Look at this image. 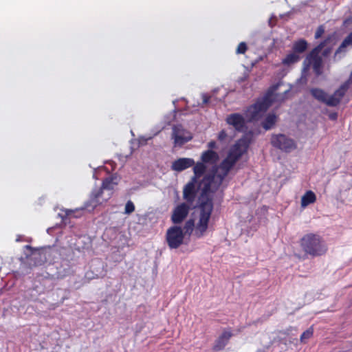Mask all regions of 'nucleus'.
Returning a JSON list of instances; mask_svg holds the SVG:
<instances>
[{
    "instance_id": "nucleus-1",
    "label": "nucleus",
    "mask_w": 352,
    "mask_h": 352,
    "mask_svg": "<svg viewBox=\"0 0 352 352\" xmlns=\"http://www.w3.org/2000/svg\"><path fill=\"white\" fill-rule=\"evenodd\" d=\"M250 144V139L247 135L238 140L230 148L227 157L220 164L218 170L206 175L199 183L198 187L201 190L202 200L199 206V219L195 230L197 237H202L207 231L213 210L212 199L209 197L208 194L214 193L219 188L230 170L247 151Z\"/></svg>"
},
{
    "instance_id": "nucleus-2",
    "label": "nucleus",
    "mask_w": 352,
    "mask_h": 352,
    "mask_svg": "<svg viewBox=\"0 0 352 352\" xmlns=\"http://www.w3.org/2000/svg\"><path fill=\"white\" fill-rule=\"evenodd\" d=\"M118 184V178L117 176H111L104 179L100 188H94L92 190L89 200L85 204V209L89 212H92L98 206L107 201L111 192L109 193L108 197L104 198L102 197L104 190L111 191Z\"/></svg>"
},
{
    "instance_id": "nucleus-3",
    "label": "nucleus",
    "mask_w": 352,
    "mask_h": 352,
    "mask_svg": "<svg viewBox=\"0 0 352 352\" xmlns=\"http://www.w3.org/2000/svg\"><path fill=\"white\" fill-rule=\"evenodd\" d=\"M278 86V85H274L262 98L258 99L246 109L245 114L248 121L258 120L268 109L274 100L273 92L277 89Z\"/></svg>"
},
{
    "instance_id": "nucleus-4",
    "label": "nucleus",
    "mask_w": 352,
    "mask_h": 352,
    "mask_svg": "<svg viewBox=\"0 0 352 352\" xmlns=\"http://www.w3.org/2000/svg\"><path fill=\"white\" fill-rule=\"evenodd\" d=\"M300 245L303 251L312 257L322 256L327 250L325 242L320 236L314 234L305 235L301 239Z\"/></svg>"
},
{
    "instance_id": "nucleus-5",
    "label": "nucleus",
    "mask_w": 352,
    "mask_h": 352,
    "mask_svg": "<svg viewBox=\"0 0 352 352\" xmlns=\"http://www.w3.org/2000/svg\"><path fill=\"white\" fill-rule=\"evenodd\" d=\"M333 38V36H330L329 38H326L324 41L320 42L316 47H314L309 52V54L307 56V58L305 60V63L307 61H308V65L311 64L313 70L317 76H319L322 74L323 61L322 57L319 55V54L322 51V50L324 48V46L327 44V43L332 41Z\"/></svg>"
},
{
    "instance_id": "nucleus-6",
    "label": "nucleus",
    "mask_w": 352,
    "mask_h": 352,
    "mask_svg": "<svg viewBox=\"0 0 352 352\" xmlns=\"http://www.w3.org/2000/svg\"><path fill=\"white\" fill-rule=\"evenodd\" d=\"M184 233L180 226H171L166 231V241L171 250L180 247L184 243Z\"/></svg>"
},
{
    "instance_id": "nucleus-7",
    "label": "nucleus",
    "mask_w": 352,
    "mask_h": 352,
    "mask_svg": "<svg viewBox=\"0 0 352 352\" xmlns=\"http://www.w3.org/2000/svg\"><path fill=\"white\" fill-rule=\"evenodd\" d=\"M271 144L274 147L285 153H290L296 148L295 141L284 134L273 135Z\"/></svg>"
},
{
    "instance_id": "nucleus-8",
    "label": "nucleus",
    "mask_w": 352,
    "mask_h": 352,
    "mask_svg": "<svg viewBox=\"0 0 352 352\" xmlns=\"http://www.w3.org/2000/svg\"><path fill=\"white\" fill-rule=\"evenodd\" d=\"M172 138L174 140L175 146H182L185 143L192 140L191 133L181 124L174 125L173 127Z\"/></svg>"
},
{
    "instance_id": "nucleus-9",
    "label": "nucleus",
    "mask_w": 352,
    "mask_h": 352,
    "mask_svg": "<svg viewBox=\"0 0 352 352\" xmlns=\"http://www.w3.org/2000/svg\"><path fill=\"white\" fill-rule=\"evenodd\" d=\"M226 121L228 125L232 126L238 132H244L247 129L245 119L240 113H234L228 115Z\"/></svg>"
},
{
    "instance_id": "nucleus-10",
    "label": "nucleus",
    "mask_w": 352,
    "mask_h": 352,
    "mask_svg": "<svg viewBox=\"0 0 352 352\" xmlns=\"http://www.w3.org/2000/svg\"><path fill=\"white\" fill-rule=\"evenodd\" d=\"M190 206L188 204L182 203L175 208L172 216L171 221L175 224L182 223L188 216Z\"/></svg>"
},
{
    "instance_id": "nucleus-11",
    "label": "nucleus",
    "mask_w": 352,
    "mask_h": 352,
    "mask_svg": "<svg viewBox=\"0 0 352 352\" xmlns=\"http://www.w3.org/2000/svg\"><path fill=\"white\" fill-rule=\"evenodd\" d=\"M197 182L195 181V178H191V180L184 187L183 198L189 205H192L195 200L197 195Z\"/></svg>"
},
{
    "instance_id": "nucleus-12",
    "label": "nucleus",
    "mask_w": 352,
    "mask_h": 352,
    "mask_svg": "<svg viewBox=\"0 0 352 352\" xmlns=\"http://www.w3.org/2000/svg\"><path fill=\"white\" fill-rule=\"evenodd\" d=\"M346 91V85H340L332 95H328L327 105L328 107H337L339 105Z\"/></svg>"
},
{
    "instance_id": "nucleus-13",
    "label": "nucleus",
    "mask_w": 352,
    "mask_h": 352,
    "mask_svg": "<svg viewBox=\"0 0 352 352\" xmlns=\"http://www.w3.org/2000/svg\"><path fill=\"white\" fill-rule=\"evenodd\" d=\"M233 334L230 329H224L221 334L215 340L212 349L216 351L223 350L228 344Z\"/></svg>"
},
{
    "instance_id": "nucleus-14",
    "label": "nucleus",
    "mask_w": 352,
    "mask_h": 352,
    "mask_svg": "<svg viewBox=\"0 0 352 352\" xmlns=\"http://www.w3.org/2000/svg\"><path fill=\"white\" fill-rule=\"evenodd\" d=\"M195 164V161L192 158H179L175 160L171 165V169L177 172H182Z\"/></svg>"
},
{
    "instance_id": "nucleus-15",
    "label": "nucleus",
    "mask_w": 352,
    "mask_h": 352,
    "mask_svg": "<svg viewBox=\"0 0 352 352\" xmlns=\"http://www.w3.org/2000/svg\"><path fill=\"white\" fill-rule=\"evenodd\" d=\"M352 45V32L343 40L339 47L335 52L333 61L340 60L346 53L347 46Z\"/></svg>"
},
{
    "instance_id": "nucleus-16",
    "label": "nucleus",
    "mask_w": 352,
    "mask_h": 352,
    "mask_svg": "<svg viewBox=\"0 0 352 352\" xmlns=\"http://www.w3.org/2000/svg\"><path fill=\"white\" fill-rule=\"evenodd\" d=\"M275 342L276 337L274 334H263L261 337V344L262 347L258 349L256 352H266Z\"/></svg>"
},
{
    "instance_id": "nucleus-17",
    "label": "nucleus",
    "mask_w": 352,
    "mask_h": 352,
    "mask_svg": "<svg viewBox=\"0 0 352 352\" xmlns=\"http://www.w3.org/2000/svg\"><path fill=\"white\" fill-rule=\"evenodd\" d=\"M218 158V154L212 150L204 151L201 156V162L209 164H215Z\"/></svg>"
},
{
    "instance_id": "nucleus-18",
    "label": "nucleus",
    "mask_w": 352,
    "mask_h": 352,
    "mask_svg": "<svg viewBox=\"0 0 352 352\" xmlns=\"http://www.w3.org/2000/svg\"><path fill=\"white\" fill-rule=\"evenodd\" d=\"M310 94L316 100L327 105L328 94L323 89L320 88H311L310 89Z\"/></svg>"
},
{
    "instance_id": "nucleus-19",
    "label": "nucleus",
    "mask_w": 352,
    "mask_h": 352,
    "mask_svg": "<svg viewBox=\"0 0 352 352\" xmlns=\"http://www.w3.org/2000/svg\"><path fill=\"white\" fill-rule=\"evenodd\" d=\"M316 201V196L311 190H307L301 198V207L305 208Z\"/></svg>"
},
{
    "instance_id": "nucleus-20",
    "label": "nucleus",
    "mask_w": 352,
    "mask_h": 352,
    "mask_svg": "<svg viewBox=\"0 0 352 352\" xmlns=\"http://www.w3.org/2000/svg\"><path fill=\"white\" fill-rule=\"evenodd\" d=\"M307 49V42L305 39H300L294 43L292 50L298 54L303 53Z\"/></svg>"
},
{
    "instance_id": "nucleus-21",
    "label": "nucleus",
    "mask_w": 352,
    "mask_h": 352,
    "mask_svg": "<svg viewBox=\"0 0 352 352\" xmlns=\"http://www.w3.org/2000/svg\"><path fill=\"white\" fill-rule=\"evenodd\" d=\"M206 170V166L203 162H197L196 164H194V176L192 178H195V181L197 182V179L204 175Z\"/></svg>"
},
{
    "instance_id": "nucleus-22",
    "label": "nucleus",
    "mask_w": 352,
    "mask_h": 352,
    "mask_svg": "<svg viewBox=\"0 0 352 352\" xmlns=\"http://www.w3.org/2000/svg\"><path fill=\"white\" fill-rule=\"evenodd\" d=\"M330 36H333V38L332 39V41H329L325 45V46H324L325 48L324 49V50L322 52V55L323 57L329 56L330 55V54L331 53L333 46L336 44V37L335 34H329L326 38H329Z\"/></svg>"
},
{
    "instance_id": "nucleus-23",
    "label": "nucleus",
    "mask_w": 352,
    "mask_h": 352,
    "mask_svg": "<svg viewBox=\"0 0 352 352\" xmlns=\"http://www.w3.org/2000/svg\"><path fill=\"white\" fill-rule=\"evenodd\" d=\"M276 122V116L274 113H270L267 116L262 122V126L265 130L271 129Z\"/></svg>"
},
{
    "instance_id": "nucleus-24",
    "label": "nucleus",
    "mask_w": 352,
    "mask_h": 352,
    "mask_svg": "<svg viewBox=\"0 0 352 352\" xmlns=\"http://www.w3.org/2000/svg\"><path fill=\"white\" fill-rule=\"evenodd\" d=\"M300 59V56L293 51V52L288 54L285 58L283 59L282 63L285 65H290L298 62Z\"/></svg>"
},
{
    "instance_id": "nucleus-25",
    "label": "nucleus",
    "mask_w": 352,
    "mask_h": 352,
    "mask_svg": "<svg viewBox=\"0 0 352 352\" xmlns=\"http://www.w3.org/2000/svg\"><path fill=\"white\" fill-rule=\"evenodd\" d=\"M196 226L195 225V221L192 219H188L184 224V228H182L183 232L184 233V236L186 234L190 235L192 232H193V230L195 229V231L196 230ZM195 236L197 238V236L195 234V232L194 233ZM198 239H199L198 237Z\"/></svg>"
},
{
    "instance_id": "nucleus-26",
    "label": "nucleus",
    "mask_w": 352,
    "mask_h": 352,
    "mask_svg": "<svg viewBox=\"0 0 352 352\" xmlns=\"http://www.w3.org/2000/svg\"><path fill=\"white\" fill-rule=\"evenodd\" d=\"M313 335V329L312 328H309L306 331H305L300 336V341L301 342H306L308 339H309Z\"/></svg>"
},
{
    "instance_id": "nucleus-27",
    "label": "nucleus",
    "mask_w": 352,
    "mask_h": 352,
    "mask_svg": "<svg viewBox=\"0 0 352 352\" xmlns=\"http://www.w3.org/2000/svg\"><path fill=\"white\" fill-rule=\"evenodd\" d=\"M135 210V206L131 201H128L125 205V214H129Z\"/></svg>"
},
{
    "instance_id": "nucleus-28",
    "label": "nucleus",
    "mask_w": 352,
    "mask_h": 352,
    "mask_svg": "<svg viewBox=\"0 0 352 352\" xmlns=\"http://www.w3.org/2000/svg\"><path fill=\"white\" fill-rule=\"evenodd\" d=\"M247 45L244 42H241L239 44L237 48H236V54H244L247 50Z\"/></svg>"
},
{
    "instance_id": "nucleus-29",
    "label": "nucleus",
    "mask_w": 352,
    "mask_h": 352,
    "mask_svg": "<svg viewBox=\"0 0 352 352\" xmlns=\"http://www.w3.org/2000/svg\"><path fill=\"white\" fill-rule=\"evenodd\" d=\"M324 28L323 25H320L316 31L315 38L318 39V38H320L322 36V35L324 34Z\"/></svg>"
},
{
    "instance_id": "nucleus-30",
    "label": "nucleus",
    "mask_w": 352,
    "mask_h": 352,
    "mask_svg": "<svg viewBox=\"0 0 352 352\" xmlns=\"http://www.w3.org/2000/svg\"><path fill=\"white\" fill-rule=\"evenodd\" d=\"M227 137V133L226 132L224 131V130H222L219 132V135H218V139L220 140V141H223Z\"/></svg>"
},
{
    "instance_id": "nucleus-31",
    "label": "nucleus",
    "mask_w": 352,
    "mask_h": 352,
    "mask_svg": "<svg viewBox=\"0 0 352 352\" xmlns=\"http://www.w3.org/2000/svg\"><path fill=\"white\" fill-rule=\"evenodd\" d=\"M201 98H202V100H203V104H208L209 102L210 97L208 94H202Z\"/></svg>"
},
{
    "instance_id": "nucleus-32",
    "label": "nucleus",
    "mask_w": 352,
    "mask_h": 352,
    "mask_svg": "<svg viewBox=\"0 0 352 352\" xmlns=\"http://www.w3.org/2000/svg\"><path fill=\"white\" fill-rule=\"evenodd\" d=\"M351 85H352V76H350L349 79L341 85H346V91H348Z\"/></svg>"
},
{
    "instance_id": "nucleus-33",
    "label": "nucleus",
    "mask_w": 352,
    "mask_h": 352,
    "mask_svg": "<svg viewBox=\"0 0 352 352\" xmlns=\"http://www.w3.org/2000/svg\"><path fill=\"white\" fill-rule=\"evenodd\" d=\"M329 118L331 120H337V118H338V113L336 112L331 113L329 115Z\"/></svg>"
},
{
    "instance_id": "nucleus-34",
    "label": "nucleus",
    "mask_w": 352,
    "mask_h": 352,
    "mask_svg": "<svg viewBox=\"0 0 352 352\" xmlns=\"http://www.w3.org/2000/svg\"><path fill=\"white\" fill-rule=\"evenodd\" d=\"M208 146L210 148L209 150H211L216 146V142L214 141H211L208 143Z\"/></svg>"
},
{
    "instance_id": "nucleus-35",
    "label": "nucleus",
    "mask_w": 352,
    "mask_h": 352,
    "mask_svg": "<svg viewBox=\"0 0 352 352\" xmlns=\"http://www.w3.org/2000/svg\"><path fill=\"white\" fill-rule=\"evenodd\" d=\"M289 92V89H287L286 91H284L283 93V95L284 96L283 97V99H285L286 98V95Z\"/></svg>"
},
{
    "instance_id": "nucleus-36",
    "label": "nucleus",
    "mask_w": 352,
    "mask_h": 352,
    "mask_svg": "<svg viewBox=\"0 0 352 352\" xmlns=\"http://www.w3.org/2000/svg\"><path fill=\"white\" fill-rule=\"evenodd\" d=\"M25 248L26 249H28V250H32V248L30 245H25Z\"/></svg>"
},
{
    "instance_id": "nucleus-37",
    "label": "nucleus",
    "mask_w": 352,
    "mask_h": 352,
    "mask_svg": "<svg viewBox=\"0 0 352 352\" xmlns=\"http://www.w3.org/2000/svg\"><path fill=\"white\" fill-rule=\"evenodd\" d=\"M19 240H20V238H18V239H16V241H19Z\"/></svg>"
},
{
    "instance_id": "nucleus-38",
    "label": "nucleus",
    "mask_w": 352,
    "mask_h": 352,
    "mask_svg": "<svg viewBox=\"0 0 352 352\" xmlns=\"http://www.w3.org/2000/svg\"><path fill=\"white\" fill-rule=\"evenodd\" d=\"M19 240H20V238H18V239H16V241H19Z\"/></svg>"
},
{
    "instance_id": "nucleus-39",
    "label": "nucleus",
    "mask_w": 352,
    "mask_h": 352,
    "mask_svg": "<svg viewBox=\"0 0 352 352\" xmlns=\"http://www.w3.org/2000/svg\"><path fill=\"white\" fill-rule=\"evenodd\" d=\"M350 76H352V71H351V73Z\"/></svg>"
}]
</instances>
